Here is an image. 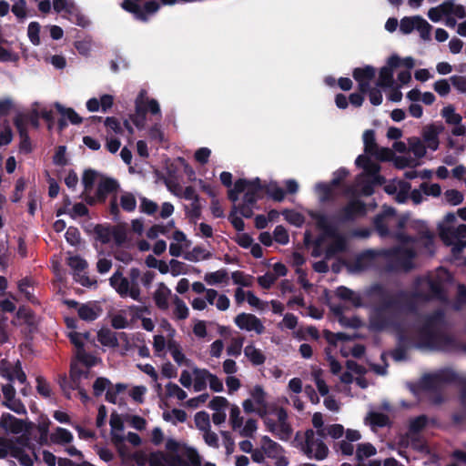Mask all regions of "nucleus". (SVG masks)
Instances as JSON below:
<instances>
[{
	"mask_svg": "<svg viewBox=\"0 0 466 466\" xmlns=\"http://www.w3.org/2000/svg\"><path fill=\"white\" fill-rule=\"evenodd\" d=\"M367 295L377 300L369 319L370 329L376 332L389 328L400 329L402 318L417 312V299L423 296L403 289L391 292L380 283L371 285Z\"/></svg>",
	"mask_w": 466,
	"mask_h": 466,
	"instance_id": "f257e3e1",
	"label": "nucleus"
},
{
	"mask_svg": "<svg viewBox=\"0 0 466 466\" xmlns=\"http://www.w3.org/2000/svg\"><path fill=\"white\" fill-rule=\"evenodd\" d=\"M444 321V312L437 309L425 316L423 323L418 329L419 340L415 344L418 349L445 350L454 345V339L441 330L438 327Z\"/></svg>",
	"mask_w": 466,
	"mask_h": 466,
	"instance_id": "f03ea898",
	"label": "nucleus"
},
{
	"mask_svg": "<svg viewBox=\"0 0 466 466\" xmlns=\"http://www.w3.org/2000/svg\"><path fill=\"white\" fill-rule=\"evenodd\" d=\"M308 214L316 221L317 228L323 232L324 237L333 239L325 250V258L329 259L339 253L345 252L347 249V239L339 233L338 228L329 222L328 216L313 210L309 211Z\"/></svg>",
	"mask_w": 466,
	"mask_h": 466,
	"instance_id": "7ed1b4c3",
	"label": "nucleus"
},
{
	"mask_svg": "<svg viewBox=\"0 0 466 466\" xmlns=\"http://www.w3.org/2000/svg\"><path fill=\"white\" fill-rule=\"evenodd\" d=\"M120 6L135 19L147 23L158 12L161 5L157 0H123Z\"/></svg>",
	"mask_w": 466,
	"mask_h": 466,
	"instance_id": "20e7f679",
	"label": "nucleus"
},
{
	"mask_svg": "<svg viewBox=\"0 0 466 466\" xmlns=\"http://www.w3.org/2000/svg\"><path fill=\"white\" fill-rule=\"evenodd\" d=\"M301 451L310 460L322 461L329 455V448L319 438L315 437L313 430L305 431V439L300 443Z\"/></svg>",
	"mask_w": 466,
	"mask_h": 466,
	"instance_id": "39448f33",
	"label": "nucleus"
},
{
	"mask_svg": "<svg viewBox=\"0 0 466 466\" xmlns=\"http://www.w3.org/2000/svg\"><path fill=\"white\" fill-rule=\"evenodd\" d=\"M457 381L458 374L452 370L445 369L436 373L424 375L420 380V388L427 391H437L440 390L444 384Z\"/></svg>",
	"mask_w": 466,
	"mask_h": 466,
	"instance_id": "423d86ee",
	"label": "nucleus"
},
{
	"mask_svg": "<svg viewBox=\"0 0 466 466\" xmlns=\"http://www.w3.org/2000/svg\"><path fill=\"white\" fill-rule=\"evenodd\" d=\"M366 213V204L362 200L351 199L338 211L335 218L340 223L353 222Z\"/></svg>",
	"mask_w": 466,
	"mask_h": 466,
	"instance_id": "0eeeda50",
	"label": "nucleus"
},
{
	"mask_svg": "<svg viewBox=\"0 0 466 466\" xmlns=\"http://www.w3.org/2000/svg\"><path fill=\"white\" fill-rule=\"evenodd\" d=\"M400 67V56L391 55L379 72L377 86L380 87H391L394 84L393 73L394 69Z\"/></svg>",
	"mask_w": 466,
	"mask_h": 466,
	"instance_id": "6e6552de",
	"label": "nucleus"
},
{
	"mask_svg": "<svg viewBox=\"0 0 466 466\" xmlns=\"http://www.w3.org/2000/svg\"><path fill=\"white\" fill-rule=\"evenodd\" d=\"M364 151L367 155L375 156L380 160H387L392 152L389 148H379L376 142L375 132L367 129L363 133Z\"/></svg>",
	"mask_w": 466,
	"mask_h": 466,
	"instance_id": "1a4fd4ad",
	"label": "nucleus"
},
{
	"mask_svg": "<svg viewBox=\"0 0 466 466\" xmlns=\"http://www.w3.org/2000/svg\"><path fill=\"white\" fill-rule=\"evenodd\" d=\"M235 324L247 331H255L257 334H262L265 327L258 318L250 313L242 312L235 318Z\"/></svg>",
	"mask_w": 466,
	"mask_h": 466,
	"instance_id": "9d476101",
	"label": "nucleus"
},
{
	"mask_svg": "<svg viewBox=\"0 0 466 466\" xmlns=\"http://www.w3.org/2000/svg\"><path fill=\"white\" fill-rule=\"evenodd\" d=\"M390 253L405 271H409L413 268L412 260L415 258L416 253L412 248H395L390 250Z\"/></svg>",
	"mask_w": 466,
	"mask_h": 466,
	"instance_id": "9b49d317",
	"label": "nucleus"
},
{
	"mask_svg": "<svg viewBox=\"0 0 466 466\" xmlns=\"http://www.w3.org/2000/svg\"><path fill=\"white\" fill-rule=\"evenodd\" d=\"M444 127L442 125L431 124L423 127L422 137L427 147L435 151L439 147V134L443 131Z\"/></svg>",
	"mask_w": 466,
	"mask_h": 466,
	"instance_id": "f8f14e48",
	"label": "nucleus"
},
{
	"mask_svg": "<svg viewBox=\"0 0 466 466\" xmlns=\"http://www.w3.org/2000/svg\"><path fill=\"white\" fill-rule=\"evenodd\" d=\"M278 421L277 431L274 435L281 441H288L292 435V427L287 421L288 413L284 408H279L277 411Z\"/></svg>",
	"mask_w": 466,
	"mask_h": 466,
	"instance_id": "ddd939ff",
	"label": "nucleus"
},
{
	"mask_svg": "<svg viewBox=\"0 0 466 466\" xmlns=\"http://www.w3.org/2000/svg\"><path fill=\"white\" fill-rule=\"evenodd\" d=\"M137 105L144 110V114L150 112L152 115H160V106L156 99H148L147 91L141 89L135 100V111L137 110Z\"/></svg>",
	"mask_w": 466,
	"mask_h": 466,
	"instance_id": "4468645a",
	"label": "nucleus"
},
{
	"mask_svg": "<svg viewBox=\"0 0 466 466\" xmlns=\"http://www.w3.org/2000/svg\"><path fill=\"white\" fill-rule=\"evenodd\" d=\"M110 286L121 298L127 297L130 283L127 278L123 277L121 269H117L109 279Z\"/></svg>",
	"mask_w": 466,
	"mask_h": 466,
	"instance_id": "2eb2a0df",
	"label": "nucleus"
},
{
	"mask_svg": "<svg viewBox=\"0 0 466 466\" xmlns=\"http://www.w3.org/2000/svg\"><path fill=\"white\" fill-rule=\"evenodd\" d=\"M264 190V185L258 177L252 180L251 187L248 188L243 197V203L256 206L263 197L260 194Z\"/></svg>",
	"mask_w": 466,
	"mask_h": 466,
	"instance_id": "dca6fc26",
	"label": "nucleus"
},
{
	"mask_svg": "<svg viewBox=\"0 0 466 466\" xmlns=\"http://www.w3.org/2000/svg\"><path fill=\"white\" fill-rule=\"evenodd\" d=\"M395 214V209L392 208H389L385 209L383 212L377 214L373 218V226L377 231V233L381 238H387L390 235L389 227L385 221L386 217L393 216Z\"/></svg>",
	"mask_w": 466,
	"mask_h": 466,
	"instance_id": "f3484780",
	"label": "nucleus"
},
{
	"mask_svg": "<svg viewBox=\"0 0 466 466\" xmlns=\"http://www.w3.org/2000/svg\"><path fill=\"white\" fill-rule=\"evenodd\" d=\"M170 293V289L164 283L159 284L158 289L153 295L155 304L159 309L167 310L168 309L167 300Z\"/></svg>",
	"mask_w": 466,
	"mask_h": 466,
	"instance_id": "a211bd4d",
	"label": "nucleus"
},
{
	"mask_svg": "<svg viewBox=\"0 0 466 466\" xmlns=\"http://www.w3.org/2000/svg\"><path fill=\"white\" fill-rule=\"evenodd\" d=\"M101 309L91 303L81 304L78 308V317L85 321H93L99 317Z\"/></svg>",
	"mask_w": 466,
	"mask_h": 466,
	"instance_id": "6ab92c4d",
	"label": "nucleus"
},
{
	"mask_svg": "<svg viewBox=\"0 0 466 466\" xmlns=\"http://www.w3.org/2000/svg\"><path fill=\"white\" fill-rule=\"evenodd\" d=\"M185 455L187 461L182 460L180 456L176 455L173 457L174 463L179 466H201V460L196 450L187 448Z\"/></svg>",
	"mask_w": 466,
	"mask_h": 466,
	"instance_id": "aec40b11",
	"label": "nucleus"
},
{
	"mask_svg": "<svg viewBox=\"0 0 466 466\" xmlns=\"http://www.w3.org/2000/svg\"><path fill=\"white\" fill-rule=\"evenodd\" d=\"M185 455L187 461L182 460L180 456L176 455L173 457L174 463L179 466H201V460L196 450L187 448Z\"/></svg>",
	"mask_w": 466,
	"mask_h": 466,
	"instance_id": "412c9836",
	"label": "nucleus"
},
{
	"mask_svg": "<svg viewBox=\"0 0 466 466\" xmlns=\"http://www.w3.org/2000/svg\"><path fill=\"white\" fill-rule=\"evenodd\" d=\"M336 295L342 300L351 302V304L356 308L362 306V299L360 296L355 294L353 290L345 286H339L336 290Z\"/></svg>",
	"mask_w": 466,
	"mask_h": 466,
	"instance_id": "4be33fe9",
	"label": "nucleus"
},
{
	"mask_svg": "<svg viewBox=\"0 0 466 466\" xmlns=\"http://www.w3.org/2000/svg\"><path fill=\"white\" fill-rule=\"evenodd\" d=\"M111 426V437L112 441L115 443H119L124 441V438L121 435H118L115 432V431H122L124 430V422L118 413L114 411L110 416L109 420Z\"/></svg>",
	"mask_w": 466,
	"mask_h": 466,
	"instance_id": "5701e85b",
	"label": "nucleus"
},
{
	"mask_svg": "<svg viewBox=\"0 0 466 466\" xmlns=\"http://www.w3.org/2000/svg\"><path fill=\"white\" fill-rule=\"evenodd\" d=\"M261 448L265 454L269 458H276L282 451V447L268 436L261 438Z\"/></svg>",
	"mask_w": 466,
	"mask_h": 466,
	"instance_id": "b1692460",
	"label": "nucleus"
},
{
	"mask_svg": "<svg viewBox=\"0 0 466 466\" xmlns=\"http://www.w3.org/2000/svg\"><path fill=\"white\" fill-rule=\"evenodd\" d=\"M376 76V69L372 66L356 67L352 71V76L357 82L372 81Z\"/></svg>",
	"mask_w": 466,
	"mask_h": 466,
	"instance_id": "393cba45",
	"label": "nucleus"
},
{
	"mask_svg": "<svg viewBox=\"0 0 466 466\" xmlns=\"http://www.w3.org/2000/svg\"><path fill=\"white\" fill-rule=\"evenodd\" d=\"M97 340L106 347L116 348L119 345L116 333L109 329H101L97 332Z\"/></svg>",
	"mask_w": 466,
	"mask_h": 466,
	"instance_id": "a878e982",
	"label": "nucleus"
},
{
	"mask_svg": "<svg viewBox=\"0 0 466 466\" xmlns=\"http://www.w3.org/2000/svg\"><path fill=\"white\" fill-rule=\"evenodd\" d=\"M244 354L254 366L262 365L266 360L263 352L252 344L245 347Z\"/></svg>",
	"mask_w": 466,
	"mask_h": 466,
	"instance_id": "bb28decb",
	"label": "nucleus"
},
{
	"mask_svg": "<svg viewBox=\"0 0 466 466\" xmlns=\"http://www.w3.org/2000/svg\"><path fill=\"white\" fill-rule=\"evenodd\" d=\"M50 440L55 444L65 445L73 441V434L65 428L56 427L55 431L51 433Z\"/></svg>",
	"mask_w": 466,
	"mask_h": 466,
	"instance_id": "cd10ccee",
	"label": "nucleus"
},
{
	"mask_svg": "<svg viewBox=\"0 0 466 466\" xmlns=\"http://www.w3.org/2000/svg\"><path fill=\"white\" fill-rule=\"evenodd\" d=\"M16 442L17 443L14 442L12 440L10 441L8 455L18 461L23 453H25V451L24 447L28 446L29 440L27 438L20 437L16 440Z\"/></svg>",
	"mask_w": 466,
	"mask_h": 466,
	"instance_id": "c85d7f7f",
	"label": "nucleus"
},
{
	"mask_svg": "<svg viewBox=\"0 0 466 466\" xmlns=\"http://www.w3.org/2000/svg\"><path fill=\"white\" fill-rule=\"evenodd\" d=\"M16 442L17 443L14 442L12 440L10 441L8 455L18 461L23 453H25V451L24 447L28 446L29 440L27 438L20 437L16 440Z\"/></svg>",
	"mask_w": 466,
	"mask_h": 466,
	"instance_id": "c756f323",
	"label": "nucleus"
},
{
	"mask_svg": "<svg viewBox=\"0 0 466 466\" xmlns=\"http://www.w3.org/2000/svg\"><path fill=\"white\" fill-rule=\"evenodd\" d=\"M68 15L69 20L78 26L85 28L90 24L89 19L74 4H70Z\"/></svg>",
	"mask_w": 466,
	"mask_h": 466,
	"instance_id": "7c9ffc66",
	"label": "nucleus"
},
{
	"mask_svg": "<svg viewBox=\"0 0 466 466\" xmlns=\"http://www.w3.org/2000/svg\"><path fill=\"white\" fill-rule=\"evenodd\" d=\"M119 183L116 179L112 177H102L101 180L97 184L98 191H101L104 194H116L119 189Z\"/></svg>",
	"mask_w": 466,
	"mask_h": 466,
	"instance_id": "2f4dec72",
	"label": "nucleus"
},
{
	"mask_svg": "<svg viewBox=\"0 0 466 466\" xmlns=\"http://www.w3.org/2000/svg\"><path fill=\"white\" fill-rule=\"evenodd\" d=\"M442 238L451 237L454 239H461L466 238V224H461L457 228L447 227L441 230Z\"/></svg>",
	"mask_w": 466,
	"mask_h": 466,
	"instance_id": "473e14b6",
	"label": "nucleus"
},
{
	"mask_svg": "<svg viewBox=\"0 0 466 466\" xmlns=\"http://www.w3.org/2000/svg\"><path fill=\"white\" fill-rule=\"evenodd\" d=\"M94 233L102 244H108L112 239V226L97 224L94 228Z\"/></svg>",
	"mask_w": 466,
	"mask_h": 466,
	"instance_id": "72a5a7b5",
	"label": "nucleus"
},
{
	"mask_svg": "<svg viewBox=\"0 0 466 466\" xmlns=\"http://www.w3.org/2000/svg\"><path fill=\"white\" fill-rule=\"evenodd\" d=\"M185 259L188 261L197 262L200 259H208L211 258V253L201 246H196L189 252L184 255Z\"/></svg>",
	"mask_w": 466,
	"mask_h": 466,
	"instance_id": "f704fd0d",
	"label": "nucleus"
},
{
	"mask_svg": "<svg viewBox=\"0 0 466 466\" xmlns=\"http://www.w3.org/2000/svg\"><path fill=\"white\" fill-rule=\"evenodd\" d=\"M56 110L64 116L66 117L71 124L79 125L83 122V118L71 107H64L61 104L56 103Z\"/></svg>",
	"mask_w": 466,
	"mask_h": 466,
	"instance_id": "c9c22d12",
	"label": "nucleus"
},
{
	"mask_svg": "<svg viewBox=\"0 0 466 466\" xmlns=\"http://www.w3.org/2000/svg\"><path fill=\"white\" fill-rule=\"evenodd\" d=\"M50 424H51V421L46 416L42 415L40 417V420L38 421V424L36 425V429L39 432L38 442L40 444L47 443Z\"/></svg>",
	"mask_w": 466,
	"mask_h": 466,
	"instance_id": "e433bc0d",
	"label": "nucleus"
},
{
	"mask_svg": "<svg viewBox=\"0 0 466 466\" xmlns=\"http://www.w3.org/2000/svg\"><path fill=\"white\" fill-rule=\"evenodd\" d=\"M441 115L445 118L446 123L449 125L458 126L462 120L461 116L455 113V109L451 105L443 107Z\"/></svg>",
	"mask_w": 466,
	"mask_h": 466,
	"instance_id": "4c0bfd02",
	"label": "nucleus"
},
{
	"mask_svg": "<svg viewBox=\"0 0 466 466\" xmlns=\"http://www.w3.org/2000/svg\"><path fill=\"white\" fill-rule=\"evenodd\" d=\"M205 280L209 285L226 283L228 280V274L227 269L221 268L215 272L208 273L205 276Z\"/></svg>",
	"mask_w": 466,
	"mask_h": 466,
	"instance_id": "58836bf2",
	"label": "nucleus"
},
{
	"mask_svg": "<svg viewBox=\"0 0 466 466\" xmlns=\"http://www.w3.org/2000/svg\"><path fill=\"white\" fill-rule=\"evenodd\" d=\"M377 452L375 447L371 443H360L357 447L356 459L362 461L365 458L371 457Z\"/></svg>",
	"mask_w": 466,
	"mask_h": 466,
	"instance_id": "ea45409f",
	"label": "nucleus"
},
{
	"mask_svg": "<svg viewBox=\"0 0 466 466\" xmlns=\"http://www.w3.org/2000/svg\"><path fill=\"white\" fill-rule=\"evenodd\" d=\"M428 423V418L422 414L410 420L409 424V431L410 434H419Z\"/></svg>",
	"mask_w": 466,
	"mask_h": 466,
	"instance_id": "a19ab883",
	"label": "nucleus"
},
{
	"mask_svg": "<svg viewBox=\"0 0 466 466\" xmlns=\"http://www.w3.org/2000/svg\"><path fill=\"white\" fill-rule=\"evenodd\" d=\"M207 372H209L208 370H199L196 369L194 370L195 373V380H194V390L195 391H201L207 388V380L208 377Z\"/></svg>",
	"mask_w": 466,
	"mask_h": 466,
	"instance_id": "79ce46f5",
	"label": "nucleus"
},
{
	"mask_svg": "<svg viewBox=\"0 0 466 466\" xmlns=\"http://www.w3.org/2000/svg\"><path fill=\"white\" fill-rule=\"evenodd\" d=\"M174 315L177 319L183 320L188 317L189 310L186 303L177 296L174 298Z\"/></svg>",
	"mask_w": 466,
	"mask_h": 466,
	"instance_id": "37998d69",
	"label": "nucleus"
},
{
	"mask_svg": "<svg viewBox=\"0 0 466 466\" xmlns=\"http://www.w3.org/2000/svg\"><path fill=\"white\" fill-rule=\"evenodd\" d=\"M120 206L127 212H133L137 208V200L131 192H125L120 197Z\"/></svg>",
	"mask_w": 466,
	"mask_h": 466,
	"instance_id": "c03bdc74",
	"label": "nucleus"
},
{
	"mask_svg": "<svg viewBox=\"0 0 466 466\" xmlns=\"http://www.w3.org/2000/svg\"><path fill=\"white\" fill-rule=\"evenodd\" d=\"M264 190L274 201L281 202L285 198L286 192L277 184L264 186Z\"/></svg>",
	"mask_w": 466,
	"mask_h": 466,
	"instance_id": "a18cd8bd",
	"label": "nucleus"
},
{
	"mask_svg": "<svg viewBox=\"0 0 466 466\" xmlns=\"http://www.w3.org/2000/svg\"><path fill=\"white\" fill-rule=\"evenodd\" d=\"M194 419L198 430L206 431L210 429V418L207 411L201 410L197 412Z\"/></svg>",
	"mask_w": 466,
	"mask_h": 466,
	"instance_id": "49530a36",
	"label": "nucleus"
},
{
	"mask_svg": "<svg viewBox=\"0 0 466 466\" xmlns=\"http://www.w3.org/2000/svg\"><path fill=\"white\" fill-rule=\"evenodd\" d=\"M97 172L94 169H86L82 176V184L85 191H91L97 177Z\"/></svg>",
	"mask_w": 466,
	"mask_h": 466,
	"instance_id": "de8ad7c7",
	"label": "nucleus"
},
{
	"mask_svg": "<svg viewBox=\"0 0 466 466\" xmlns=\"http://www.w3.org/2000/svg\"><path fill=\"white\" fill-rule=\"evenodd\" d=\"M112 238L116 246H122L127 242V229L124 225L112 226Z\"/></svg>",
	"mask_w": 466,
	"mask_h": 466,
	"instance_id": "09e8293b",
	"label": "nucleus"
},
{
	"mask_svg": "<svg viewBox=\"0 0 466 466\" xmlns=\"http://www.w3.org/2000/svg\"><path fill=\"white\" fill-rule=\"evenodd\" d=\"M429 289L431 292V296L436 299H443L445 298V290L443 289L441 281L437 279H430L429 280Z\"/></svg>",
	"mask_w": 466,
	"mask_h": 466,
	"instance_id": "8fccbe9b",
	"label": "nucleus"
},
{
	"mask_svg": "<svg viewBox=\"0 0 466 466\" xmlns=\"http://www.w3.org/2000/svg\"><path fill=\"white\" fill-rule=\"evenodd\" d=\"M316 188L321 194L320 200L322 202H328L333 199L334 187L330 183L319 182L316 185Z\"/></svg>",
	"mask_w": 466,
	"mask_h": 466,
	"instance_id": "3c124183",
	"label": "nucleus"
},
{
	"mask_svg": "<svg viewBox=\"0 0 466 466\" xmlns=\"http://www.w3.org/2000/svg\"><path fill=\"white\" fill-rule=\"evenodd\" d=\"M282 215L291 225L300 227L304 223V217L297 211L285 209L282 211Z\"/></svg>",
	"mask_w": 466,
	"mask_h": 466,
	"instance_id": "603ef678",
	"label": "nucleus"
},
{
	"mask_svg": "<svg viewBox=\"0 0 466 466\" xmlns=\"http://www.w3.org/2000/svg\"><path fill=\"white\" fill-rule=\"evenodd\" d=\"M416 18H420V16L416 15V16H411V17H409V16L403 17L400 23V31L405 35L410 34L415 29V26L417 24Z\"/></svg>",
	"mask_w": 466,
	"mask_h": 466,
	"instance_id": "864d4df0",
	"label": "nucleus"
},
{
	"mask_svg": "<svg viewBox=\"0 0 466 466\" xmlns=\"http://www.w3.org/2000/svg\"><path fill=\"white\" fill-rule=\"evenodd\" d=\"M410 150L418 158H421L426 154L425 145L417 137H413L410 140Z\"/></svg>",
	"mask_w": 466,
	"mask_h": 466,
	"instance_id": "5fc2aeb1",
	"label": "nucleus"
},
{
	"mask_svg": "<svg viewBox=\"0 0 466 466\" xmlns=\"http://www.w3.org/2000/svg\"><path fill=\"white\" fill-rule=\"evenodd\" d=\"M40 25L38 22H31L28 25L27 28V35L30 40V42L34 46H39L40 45Z\"/></svg>",
	"mask_w": 466,
	"mask_h": 466,
	"instance_id": "6e6d98bb",
	"label": "nucleus"
},
{
	"mask_svg": "<svg viewBox=\"0 0 466 466\" xmlns=\"http://www.w3.org/2000/svg\"><path fill=\"white\" fill-rule=\"evenodd\" d=\"M417 24L415 29H417L420 35V37L423 40H429L431 37V25L420 16V18H416Z\"/></svg>",
	"mask_w": 466,
	"mask_h": 466,
	"instance_id": "4d7b16f0",
	"label": "nucleus"
},
{
	"mask_svg": "<svg viewBox=\"0 0 466 466\" xmlns=\"http://www.w3.org/2000/svg\"><path fill=\"white\" fill-rule=\"evenodd\" d=\"M111 385V381L105 377H98L93 384V393L96 397L103 394L105 390Z\"/></svg>",
	"mask_w": 466,
	"mask_h": 466,
	"instance_id": "13d9d810",
	"label": "nucleus"
},
{
	"mask_svg": "<svg viewBox=\"0 0 466 466\" xmlns=\"http://www.w3.org/2000/svg\"><path fill=\"white\" fill-rule=\"evenodd\" d=\"M166 390L167 396H176L179 400H184L187 397V392L176 383L168 382L166 385Z\"/></svg>",
	"mask_w": 466,
	"mask_h": 466,
	"instance_id": "bf43d9fd",
	"label": "nucleus"
},
{
	"mask_svg": "<svg viewBox=\"0 0 466 466\" xmlns=\"http://www.w3.org/2000/svg\"><path fill=\"white\" fill-rule=\"evenodd\" d=\"M89 336V333L81 334L76 331H72L68 334V338L70 339V342L77 349L78 353L82 352L84 350V342H83V337L85 339H87Z\"/></svg>",
	"mask_w": 466,
	"mask_h": 466,
	"instance_id": "052dcab7",
	"label": "nucleus"
},
{
	"mask_svg": "<svg viewBox=\"0 0 466 466\" xmlns=\"http://www.w3.org/2000/svg\"><path fill=\"white\" fill-rule=\"evenodd\" d=\"M273 237H274L275 241L281 245H286L289 241V236L288 231L281 225H279L275 228V229L273 231Z\"/></svg>",
	"mask_w": 466,
	"mask_h": 466,
	"instance_id": "680f3d73",
	"label": "nucleus"
},
{
	"mask_svg": "<svg viewBox=\"0 0 466 466\" xmlns=\"http://www.w3.org/2000/svg\"><path fill=\"white\" fill-rule=\"evenodd\" d=\"M369 417L370 424L378 427H385L390 421L389 417L381 412L372 411L370 413Z\"/></svg>",
	"mask_w": 466,
	"mask_h": 466,
	"instance_id": "e2e57ef3",
	"label": "nucleus"
},
{
	"mask_svg": "<svg viewBox=\"0 0 466 466\" xmlns=\"http://www.w3.org/2000/svg\"><path fill=\"white\" fill-rule=\"evenodd\" d=\"M14 124L17 129L20 139H29L28 131L26 128L25 121L23 116H16L14 119Z\"/></svg>",
	"mask_w": 466,
	"mask_h": 466,
	"instance_id": "0e129e2a",
	"label": "nucleus"
},
{
	"mask_svg": "<svg viewBox=\"0 0 466 466\" xmlns=\"http://www.w3.org/2000/svg\"><path fill=\"white\" fill-rule=\"evenodd\" d=\"M67 264L72 269L78 272H81L87 268V262L80 256L70 257Z\"/></svg>",
	"mask_w": 466,
	"mask_h": 466,
	"instance_id": "69168bd1",
	"label": "nucleus"
},
{
	"mask_svg": "<svg viewBox=\"0 0 466 466\" xmlns=\"http://www.w3.org/2000/svg\"><path fill=\"white\" fill-rule=\"evenodd\" d=\"M445 198L449 204L457 206L462 203L463 195L456 189H448L445 192Z\"/></svg>",
	"mask_w": 466,
	"mask_h": 466,
	"instance_id": "338daca9",
	"label": "nucleus"
},
{
	"mask_svg": "<svg viewBox=\"0 0 466 466\" xmlns=\"http://www.w3.org/2000/svg\"><path fill=\"white\" fill-rule=\"evenodd\" d=\"M65 238L72 246L78 245L81 240L80 232L76 227H69L65 234Z\"/></svg>",
	"mask_w": 466,
	"mask_h": 466,
	"instance_id": "774afa93",
	"label": "nucleus"
}]
</instances>
